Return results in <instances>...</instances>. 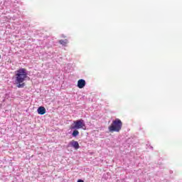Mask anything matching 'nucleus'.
I'll return each instance as SVG.
<instances>
[{
  "label": "nucleus",
  "instance_id": "1",
  "mask_svg": "<svg viewBox=\"0 0 182 182\" xmlns=\"http://www.w3.org/2000/svg\"><path fill=\"white\" fill-rule=\"evenodd\" d=\"M16 77V84L17 85V87H25V80L28 77V72L26 68H20L16 71L15 74Z\"/></svg>",
  "mask_w": 182,
  "mask_h": 182
},
{
  "label": "nucleus",
  "instance_id": "2",
  "mask_svg": "<svg viewBox=\"0 0 182 182\" xmlns=\"http://www.w3.org/2000/svg\"><path fill=\"white\" fill-rule=\"evenodd\" d=\"M122 127L123 122H122V120H120V119L117 118L114 120H113L110 126L108 127V130L109 133H114V132L119 133V132L122 130Z\"/></svg>",
  "mask_w": 182,
  "mask_h": 182
},
{
  "label": "nucleus",
  "instance_id": "3",
  "mask_svg": "<svg viewBox=\"0 0 182 182\" xmlns=\"http://www.w3.org/2000/svg\"><path fill=\"white\" fill-rule=\"evenodd\" d=\"M70 130H79L82 129V130H86V124L83 119H78L74 121L72 125L70 127Z\"/></svg>",
  "mask_w": 182,
  "mask_h": 182
},
{
  "label": "nucleus",
  "instance_id": "4",
  "mask_svg": "<svg viewBox=\"0 0 182 182\" xmlns=\"http://www.w3.org/2000/svg\"><path fill=\"white\" fill-rule=\"evenodd\" d=\"M70 144L71 147H73V149H75V150H78V149L80 147V146H79V142H77V141L72 140L70 142Z\"/></svg>",
  "mask_w": 182,
  "mask_h": 182
},
{
  "label": "nucleus",
  "instance_id": "5",
  "mask_svg": "<svg viewBox=\"0 0 182 182\" xmlns=\"http://www.w3.org/2000/svg\"><path fill=\"white\" fill-rule=\"evenodd\" d=\"M86 86V81L83 79H80L77 81V87L79 89H83Z\"/></svg>",
  "mask_w": 182,
  "mask_h": 182
},
{
  "label": "nucleus",
  "instance_id": "6",
  "mask_svg": "<svg viewBox=\"0 0 182 182\" xmlns=\"http://www.w3.org/2000/svg\"><path fill=\"white\" fill-rule=\"evenodd\" d=\"M38 114H45L46 113V109L44 107H39L37 109Z\"/></svg>",
  "mask_w": 182,
  "mask_h": 182
},
{
  "label": "nucleus",
  "instance_id": "7",
  "mask_svg": "<svg viewBox=\"0 0 182 182\" xmlns=\"http://www.w3.org/2000/svg\"><path fill=\"white\" fill-rule=\"evenodd\" d=\"M59 43L60 45H63L64 46H65V45H68V39H65V40H60L59 41Z\"/></svg>",
  "mask_w": 182,
  "mask_h": 182
},
{
  "label": "nucleus",
  "instance_id": "8",
  "mask_svg": "<svg viewBox=\"0 0 182 182\" xmlns=\"http://www.w3.org/2000/svg\"><path fill=\"white\" fill-rule=\"evenodd\" d=\"M72 136L73 137H76L77 136H79V131H77V129H75L73 132Z\"/></svg>",
  "mask_w": 182,
  "mask_h": 182
},
{
  "label": "nucleus",
  "instance_id": "9",
  "mask_svg": "<svg viewBox=\"0 0 182 182\" xmlns=\"http://www.w3.org/2000/svg\"><path fill=\"white\" fill-rule=\"evenodd\" d=\"M77 182H85L83 180H82V179H79L78 181H77Z\"/></svg>",
  "mask_w": 182,
  "mask_h": 182
}]
</instances>
